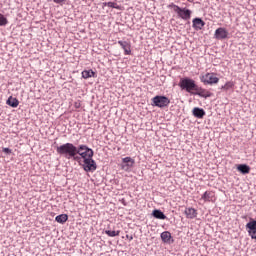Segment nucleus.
<instances>
[{"mask_svg":"<svg viewBox=\"0 0 256 256\" xmlns=\"http://www.w3.org/2000/svg\"><path fill=\"white\" fill-rule=\"evenodd\" d=\"M58 155H68L69 157H75L79 155L83 161L93 158V149L87 147V145H80L78 148L72 143L63 144L56 149Z\"/></svg>","mask_w":256,"mask_h":256,"instance_id":"obj_1","label":"nucleus"},{"mask_svg":"<svg viewBox=\"0 0 256 256\" xmlns=\"http://www.w3.org/2000/svg\"><path fill=\"white\" fill-rule=\"evenodd\" d=\"M171 9H173L174 13L178 15L180 19H183V21H189L191 19V13H193L191 10L187 8H181L178 5L171 4Z\"/></svg>","mask_w":256,"mask_h":256,"instance_id":"obj_2","label":"nucleus"},{"mask_svg":"<svg viewBox=\"0 0 256 256\" xmlns=\"http://www.w3.org/2000/svg\"><path fill=\"white\" fill-rule=\"evenodd\" d=\"M179 87L187 91V93H193L197 89V84L191 78H182L179 82Z\"/></svg>","mask_w":256,"mask_h":256,"instance_id":"obj_3","label":"nucleus"},{"mask_svg":"<svg viewBox=\"0 0 256 256\" xmlns=\"http://www.w3.org/2000/svg\"><path fill=\"white\" fill-rule=\"evenodd\" d=\"M200 81L204 83V85H217L219 78L215 73H206L200 77Z\"/></svg>","mask_w":256,"mask_h":256,"instance_id":"obj_4","label":"nucleus"},{"mask_svg":"<svg viewBox=\"0 0 256 256\" xmlns=\"http://www.w3.org/2000/svg\"><path fill=\"white\" fill-rule=\"evenodd\" d=\"M153 105L155 107H160V109H163V107H168L169 103H171V100L167 98L166 96H155L152 99Z\"/></svg>","mask_w":256,"mask_h":256,"instance_id":"obj_5","label":"nucleus"},{"mask_svg":"<svg viewBox=\"0 0 256 256\" xmlns=\"http://www.w3.org/2000/svg\"><path fill=\"white\" fill-rule=\"evenodd\" d=\"M83 163V169L87 173L97 170V163H95V160H93V158H88L84 160Z\"/></svg>","mask_w":256,"mask_h":256,"instance_id":"obj_6","label":"nucleus"},{"mask_svg":"<svg viewBox=\"0 0 256 256\" xmlns=\"http://www.w3.org/2000/svg\"><path fill=\"white\" fill-rule=\"evenodd\" d=\"M229 35V32H227V29L220 27L218 29H216L215 33H214V37L215 39H227V36Z\"/></svg>","mask_w":256,"mask_h":256,"instance_id":"obj_7","label":"nucleus"},{"mask_svg":"<svg viewBox=\"0 0 256 256\" xmlns=\"http://www.w3.org/2000/svg\"><path fill=\"white\" fill-rule=\"evenodd\" d=\"M118 45L122 47L124 55H131V43L127 41H118Z\"/></svg>","mask_w":256,"mask_h":256,"instance_id":"obj_8","label":"nucleus"},{"mask_svg":"<svg viewBox=\"0 0 256 256\" xmlns=\"http://www.w3.org/2000/svg\"><path fill=\"white\" fill-rule=\"evenodd\" d=\"M196 93L194 95H198L199 97H204L207 99V97H211V92L204 88H200L199 86H196V90H194Z\"/></svg>","mask_w":256,"mask_h":256,"instance_id":"obj_9","label":"nucleus"},{"mask_svg":"<svg viewBox=\"0 0 256 256\" xmlns=\"http://www.w3.org/2000/svg\"><path fill=\"white\" fill-rule=\"evenodd\" d=\"M193 28L196 31H201V29H203V27H205V21H203L201 18H195L193 21Z\"/></svg>","mask_w":256,"mask_h":256,"instance_id":"obj_10","label":"nucleus"},{"mask_svg":"<svg viewBox=\"0 0 256 256\" xmlns=\"http://www.w3.org/2000/svg\"><path fill=\"white\" fill-rule=\"evenodd\" d=\"M122 162L124 163L122 165V169H131V167H133V165H135V160H133V158H131V157L123 158Z\"/></svg>","mask_w":256,"mask_h":256,"instance_id":"obj_11","label":"nucleus"},{"mask_svg":"<svg viewBox=\"0 0 256 256\" xmlns=\"http://www.w3.org/2000/svg\"><path fill=\"white\" fill-rule=\"evenodd\" d=\"M246 229L248 231V235L251 237V239L256 240V226L248 222L246 224Z\"/></svg>","mask_w":256,"mask_h":256,"instance_id":"obj_12","label":"nucleus"},{"mask_svg":"<svg viewBox=\"0 0 256 256\" xmlns=\"http://www.w3.org/2000/svg\"><path fill=\"white\" fill-rule=\"evenodd\" d=\"M160 237L163 243H169V244L173 243L171 232L169 231L162 232Z\"/></svg>","mask_w":256,"mask_h":256,"instance_id":"obj_13","label":"nucleus"},{"mask_svg":"<svg viewBox=\"0 0 256 256\" xmlns=\"http://www.w3.org/2000/svg\"><path fill=\"white\" fill-rule=\"evenodd\" d=\"M202 199L203 201H215V192L213 191H206L203 195H202Z\"/></svg>","mask_w":256,"mask_h":256,"instance_id":"obj_14","label":"nucleus"},{"mask_svg":"<svg viewBox=\"0 0 256 256\" xmlns=\"http://www.w3.org/2000/svg\"><path fill=\"white\" fill-rule=\"evenodd\" d=\"M185 215L187 219H195V217H197V210L194 208H186Z\"/></svg>","mask_w":256,"mask_h":256,"instance_id":"obj_15","label":"nucleus"},{"mask_svg":"<svg viewBox=\"0 0 256 256\" xmlns=\"http://www.w3.org/2000/svg\"><path fill=\"white\" fill-rule=\"evenodd\" d=\"M237 169L240 173H243V175H247L251 171V167L247 166V164H240L237 166Z\"/></svg>","mask_w":256,"mask_h":256,"instance_id":"obj_16","label":"nucleus"},{"mask_svg":"<svg viewBox=\"0 0 256 256\" xmlns=\"http://www.w3.org/2000/svg\"><path fill=\"white\" fill-rule=\"evenodd\" d=\"M193 115H194V117H197L198 119H203V117H205V110H203L201 108H194Z\"/></svg>","mask_w":256,"mask_h":256,"instance_id":"obj_17","label":"nucleus"},{"mask_svg":"<svg viewBox=\"0 0 256 256\" xmlns=\"http://www.w3.org/2000/svg\"><path fill=\"white\" fill-rule=\"evenodd\" d=\"M6 103L13 108L19 107V100L17 98H13V96H10Z\"/></svg>","mask_w":256,"mask_h":256,"instance_id":"obj_18","label":"nucleus"},{"mask_svg":"<svg viewBox=\"0 0 256 256\" xmlns=\"http://www.w3.org/2000/svg\"><path fill=\"white\" fill-rule=\"evenodd\" d=\"M68 219H69V216L67 214H60L56 216L55 221L63 225V223H67Z\"/></svg>","mask_w":256,"mask_h":256,"instance_id":"obj_19","label":"nucleus"},{"mask_svg":"<svg viewBox=\"0 0 256 256\" xmlns=\"http://www.w3.org/2000/svg\"><path fill=\"white\" fill-rule=\"evenodd\" d=\"M152 215L153 217H155V219H162V220L167 219V216H165V214L161 212V210H154L152 212Z\"/></svg>","mask_w":256,"mask_h":256,"instance_id":"obj_20","label":"nucleus"},{"mask_svg":"<svg viewBox=\"0 0 256 256\" xmlns=\"http://www.w3.org/2000/svg\"><path fill=\"white\" fill-rule=\"evenodd\" d=\"M83 79H89L91 77H95V72L93 70H84L82 72Z\"/></svg>","mask_w":256,"mask_h":256,"instance_id":"obj_21","label":"nucleus"},{"mask_svg":"<svg viewBox=\"0 0 256 256\" xmlns=\"http://www.w3.org/2000/svg\"><path fill=\"white\" fill-rule=\"evenodd\" d=\"M121 231H111V230H106L105 234L108 235V237H119Z\"/></svg>","mask_w":256,"mask_h":256,"instance_id":"obj_22","label":"nucleus"},{"mask_svg":"<svg viewBox=\"0 0 256 256\" xmlns=\"http://www.w3.org/2000/svg\"><path fill=\"white\" fill-rule=\"evenodd\" d=\"M104 5L106 7H110L111 9H119V5H117V3L115 2H107V3H104Z\"/></svg>","mask_w":256,"mask_h":256,"instance_id":"obj_23","label":"nucleus"},{"mask_svg":"<svg viewBox=\"0 0 256 256\" xmlns=\"http://www.w3.org/2000/svg\"><path fill=\"white\" fill-rule=\"evenodd\" d=\"M8 21L7 18L3 14H0V27L7 25Z\"/></svg>","mask_w":256,"mask_h":256,"instance_id":"obj_24","label":"nucleus"},{"mask_svg":"<svg viewBox=\"0 0 256 256\" xmlns=\"http://www.w3.org/2000/svg\"><path fill=\"white\" fill-rule=\"evenodd\" d=\"M233 86H234L233 82H227L224 86H222V89L229 91V89H232Z\"/></svg>","mask_w":256,"mask_h":256,"instance_id":"obj_25","label":"nucleus"},{"mask_svg":"<svg viewBox=\"0 0 256 256\" xmlns=\"http://www.w3.org/2000/svg\"><path fill=\"white\" fill-rule=\"evenodd\" d=\"M64 157H66V159H74V161H79V159H81V157L77 155H74V156L64 155Z\"/></svg>","mask_w":256,"mask_h":256,"instance_id":"obj_26","label":"nucleus"},{"mask_svg":"<svg viewBox=\"0 0 256 256\" xmlns=\"http://www.w3.org/2000/svg\"><path fill=\"white\" fill-rule=\"evenodd\" d=\"M3 153H6L7 155H10L11 149H9V148H3Z\"/></svg>","mask_w":256,"mask_h":256,"instance_id":"obj_27","label":"nucleus"},{"mask_svg":"<svg viewBox=\"0 0 256 256\" xmlns=\"http://www.w3.org/2000/svg\"><path fill=\"white\" fill-rule=\"evenodd\" d=\"M248 223H250V224L254 225V227H256V220H251V221L248 222Z\"/></svg>","mask_w":256,"mask_h":256,"instance_id":"obj_28","label":"nucleus"},{"mask_svg":"<svg viewBox=\"0 0 256 256\" xmlns=\"http://www.w3.org/2000/svg\"><path fill=\"white\" fill-rule=\"evenodd\" d=\"M54 3H63L65 0H53Z\"/></svg>","mask_w":256,"mask_h":256,"instance_id":"obj_29","label":"nucleus"},{"mask_svg":"<svg viewBox=\"0 0 256 256\" xmlns=\"http://www.w3.org/2000/svg\"><path fill=\"white\" fill-rule=\"evenodd\" d=\"M75 107H76V109H79L81 107V104L80 103H76Z\"/></svg>","mask_w":256,"mask_h":256,"instance_id":"obj_30","label":"nucleus"},{"mask_svg":"<svg viewBox=\"0 0 256 256\" xmlns=\"http://www.w3.org/2000/svg\"><path fill=\"white\" fill-rule=\"evenodd\" d=\"M127 239H129L130 241H133V236H129V235H126Z\"/></svg>","mask_w":256,"mask_h":256,"instance_id":"obj_31","label":"nucleus"},{"mask_svg":"<svg viewBox=\"0 0 256 256\" xmlns=\"http://www.w3.org/2000/svg\"><path fill=\"white\" fill-rule=\"evenodd\" d=\"M189 1V3H193V1H195V0H188Z\"/></svg>","mask_w":256,"mask_h":256,"instance_id":"obj_32","label":"nucleus"}]
</instances>
